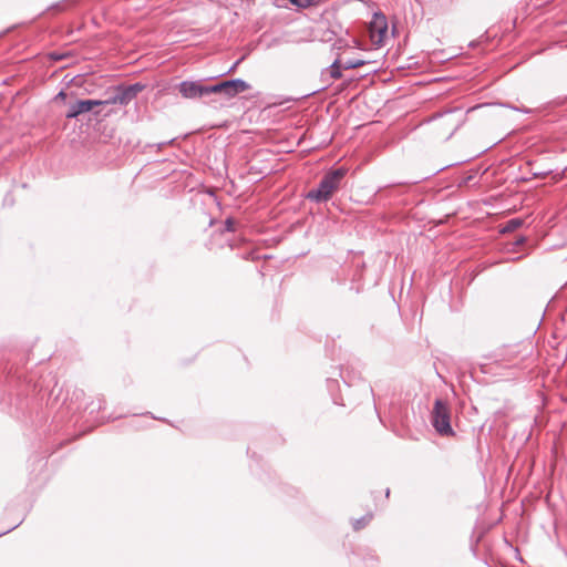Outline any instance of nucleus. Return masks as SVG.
Wrapping results in <instances>:
<instances>
[{
  "instance_id": "f257e3e1",
  "label": "nucleus",
  "mask_w": 567,
  "mask_h": 567,
  "mask_svg": "<svg viewBox=\"0 0 567 567\" xmlns=\"http://www.w3.org/2000/svg\"><path fill=\"white\" fill-rule=\"evenodd\" d=\"M346 174L347 169L343 167L327 173L320 181L319 186L308 193L307 198L317 203L327 202L339 188Z\"/></svg>"
},
{
  "instance_id": "f03ea898",
  "label": "nucleus",
  "mask_w": 567,
  "mask_h": 567,
  "mask_svg": "<svg viewBox=\"0 0 567 567\" xmlns=\"http://www.w3.org/2000/svg\"><path fill=\"white\" fill-rule=\"evenodd\" d=\"M432 424L441 435H452L450 409L442 400H436L432 412Z\"/></svg>"
},
{
  "instance_id": "7ed1b4c3",
  "label": "nucleus",
  "mask_w": 567,
  "mask_h": 567,
  "mask_svg": "<svg viewBox=\"0 0 567 567\" xmlns=\"http://www.w3.org/2000/svg\"><path fill=\"white\" fill-rule=\"evenodd\" d=\"M145 89V85L142 83H134L131 85H118L115 89V92L107 100H104L105 104H120L127 105L132 100H134L140 92Z\"/></svg>"
},
{
  "instance_id": "20e7f679",
  "label": "nucleus",
  "mask_w": 567,
  "mask_h": 567,
  "mask_svg": "<svg viewBox=\"0 0 567 567\" xmlns=\"http://www.w3.org/2000/svg\"><path fill=\"white\" fill-rule=\"evenodd\" d=\"M250 89L249 83L241 79H234L210 85L212 94H223L230 99Z\"/></svg>"
},
{
  "instance_id": "39448f33",
  "label": "nucleus",
  "mask_w": 567,
  "mask_h": 567,
  "mask_svg": "<svg viewBox=\"0 0 567 567\" xmlns=\"http://www.w3.org/2000/svg\"><path fill=\"white\" fill-rule=\"evenodd\" d=\"M370 38L373 44L382 45L388 33V22L384 14L375 12L369 25Z\"/></svg>"
},
{
  "instance_id": "423d86ee",
  "label": "nucleus",
  "mask_w": 567,
  "mask_h": 567,
  "mask_svg": "<svg viewBox=\"0 0 567 567\" xmlns=\"http://www.w3.org/2000/svg\"><path fill=\"white\" fill-rule=\"evenodd\" d=\"M178 91L185 99H198L212 94L210 85H203L199 81H183Z\"/></svg>"
},
{
  "instance_id": "0eeeda50",
  "label": "nucleus",
  "mask_w": 567,
  "mask_h": 567,
  "mask_svg": "<svg viewBox=\"0 0 567 567\" xmlns=\"http://www.w3.org/2000/svg\"><path fill=\"white\" fill-rule=\"evenodd\" d=\"M104 105L100 100H80L69 106L68 118H75L81 114L90 112L94 106Z\"/></svg>"
},
{
  "instance_id": "6e6552de",
  "label": "nucleus",
  "mask_w": 567,
  "mask_h": 567,
  "mask_svg": "<svg viewBox=\"0 0 567 567\" xmlns=\"http://www.w3.org/2000/svg\"><path fill=\"white\" fill-rule=\"evenodd\" d=\"M291 4L298 7V8H301V9H306L308 7H311V6H316L318 4V0H289Z\"/></svg>"
},
{
  "instance_id": "1a4fd4ad",
  "label": "nucleus",
  "mask_w": 567,
  "mask_h": 567,
  "mask_svg": "<svg viewBox=\"0 0 567 567\" xmlns=\"http://www.w3.org/2000/svg\"><path fill=\"white\" fill-rule=\"evenodd\" d=\"M523 224V220L519 218H513L507 221L506 226L504 227L503 231H513L520 227Z\"/></svg>"
},
{
  "instance_id": "9d476101",
  "label": "nucleus",
  "mask_w": 567,
  "mask_h": 567,
  "mask_svg": "<svg viewBox=\"0 0 567 567\" xmlns=\"http://www.w3.org/2000/svg\"><path fill=\"white\" fill-rule=\"evenodd\" d=\"M372 518V515H367L362 517L361 519H357L353 522V528L355 530L363 528Z\"/></svg>"
},
{
  "instance_id": "9b49d317",
  "label": "nucleus",
  "mask_w": 567,
  "mask_h": 567,
  "mask_svg": "<svg viewBox=\"0 0 567 567\" xmlns=\"http://www.w3.org/2000/svg\"><path fill=\"white\" fill-rule=\"evenodd\" d=\"M330 75L333 79L341 78V71H340V66L338 65V61H334L332 63V65L330 66Z\"/></svg>"
},
{
  "instance_id": "f8f14e48",
  "label": "nucleus",
  "mask_w": 567,
  "mask_h": 567,
  "mask_svg": "<svg viewBox=\"0 0 567 567\" xmlns=\"http://www.w3.org/2000/svg\"><path fill=\"white\" fill-rule=\"evenodd\" d=\"M363 65V61L362 60H348L344 64V68L346 69H355V68H359Z\"/></svg>"
},
{
  "instance_id": "ddd939ff",
  "label": "nucleus",
  "mask_w": 567,
  "mask_h": 567,
  "mask_svg": "<svg viewBox=\"0 0 567 567\" xmlns=\"http://www.w3.org/2000/svg\"><path fill=\"white\" fill-rule=\"evenodd\" d=\"M233 225H234V223L230 219L226 220V229L227 230L231 231L234 229Z\"/></svg>"
},
{
  "instance_id": "4468645a",
  "label": "nucleus",
  "mask_w": 567,
  "mask_h": 567,
  "mask_svg": "<svg viewBox=\"0 0 567 567\" xmlns=\"http://www.w3.org/2000/svg\"><path fill=\"white\" fill-rule=\"evenodd\" d=\"M66 95L63 91H61L58 95H56V99H64Z\"/></svg>"
},
{
  "instance_id": "2eb2a0df",
  "label": "nucleus",
  "mask_w": 567,
  "mask_h": 567,
  "mask_svg": "<svg viewBox=\"0 0 567 567\" xmlns=\"http://www.w3.org/2000/svg\"><path fill=\"white\" fill-rule=\"evenodd\" d=\"M239 61L235 62V64L230 68L229 71H233L237 65H238Z\"/></svg>"
}]
</instances>
